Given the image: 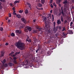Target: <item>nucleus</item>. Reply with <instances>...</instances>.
Here are the masks:
<instances>
[{"instance_id":"54","label":"nucleus","mask_w":74,"mask_h":74,"mask_svg":"<svg viewBox=\"0 0 74 74\" xmlns=\"http://www.w3.org/2000/svg\"><path fill=\"white\" fill-rule=\"evenodd\" d=\"M14 53V51L12 52L11 54H13Z\"/></svg>"},{"instance_id":"39","label":"nucleus","mask_w":74,"mask_h":74,"mask_svg":"<svg viewBox=\"0 0 74 74\" xmlns=\"http://www.w3.org/2000/svg\"><path fill=\"white\" fill-rule=\"evenodd\" d=\"M24 27V26H22L20 27V29H23Z\"/></svg>"},{"instance_id":"36","label":"nucleus","mask_w":74,"mask_h":74,"mask_svg":"<svg viewBox=\"0 0 74 74\" xmlns=\"http://www.w3.org/2000/svg\"><path fill=\"white\" fill-rule=\"evenodd\" d=\"M58 29H59V30H61L62 29V27H61L60 26H59Z\"/></svg>"},{"instance_id":"60","label":"nucleus","mask_w":74,"mask_h":74,"mask_svg":"<svg viewBox=\"0 0 74 74\" xmlns=\"http://www.w3.org/2000/svg\"><path fill=\"white\" fill-rule=\"evenodd\" d=\"M60 3V2H59V3ZM59 6H60V7H61V4H59Z\"/></svg>"},{"instance_id":"45","label":"nucleus","mask_w":74,"mask_h":74,"mask_svg":"<svg viewBox=\"0 0 74 74\" xmlns=\"http://www.w3.org/2000/svg\"><path fill=\"white\" fill-rule=\"evenodd\" d=\"M52 1H53V0H51L49 1V3L50 4H51V3H52Z\"/></svg>"},{"instance_id":"41","label":"nucleus","mask_w":74,"mask_h":74,"mask_svg":"<svg viewBox=\"0 0 74 74\" xmlns=\"http://www.w3.org/2000/svg\"><path fill=\"white\" fill-rule=\"evenodd\" d=\"M42 28H39V29H38V30H39V31H41V30H42Z\"/></svg>"},{"instance_id":"42","label":"nucleus","mask_w":74,"mask_h":74,"mask_svg":"<svg viewBox=\"0 0 74 74\" xmlns=\"http://www.w3.org/2000/svg\"><path fill=\"white\" fill-rule=\"evenodd\" d=\"M17 59L15 57H13V59L14 60H16Z\"/></svg>"},{"instance_id":"7","label":"nucleus","mask_w":74,"mask_h":74,"mask_svg":"<svg viewBox=\"0 0 74 74\" xmlns=\"http://www.w3.org/2000/svg\"><path fill=\"white\" fill-rule=\"evenodd\" d=\"M27 5L30 8V10H32V5L29 2H27L26 3Z\"/></svg>"},{"instance_id":"22","label":"nucleus","mask_w":74,"mask_h":74,"mask_svg":"<svg viewBox=\"0 0 74 74\" xmlns=\"http://www.w3.org/2000/svg\"><path fill=\"white\" fill-rule=\"evenodd\" d=\"M13 63H14V64H18V62L16 60H14L13 61Z\"/></svg>"},{"instance_id":"24","label":"nucleus","mask_w":74,"mask_h":74,"mask_svg":"<svg viewBox=\"0 0 74 74\" xmlns=\"http://www.w3.org/2000/svg\"><path fill=\"white\" fill-rule=\"evenodd\" d=\"M32 32H33V33H34V34L37 33V31L36 30H33Z\"/></svg>"},{"instance_id":"21","label":"nucleus","mask_w":74,"mask_h":74,"mask_svg":"<svg viewBox=\"0 0 74 74\" xmlns=\"http://www.w3.org/2000/svg\"><path fill=\"white\" fill-rule=\"evenodd\" d=\"M16 16L18 18H21V16L20 14H17Z\"/></svg>"},{"instance_id":"20","label":"nucleus","mask_w":74,"mask_h":74,"mask_svg":"<svg viewBox=\"0 0 74 74\" xmlns=\"http://www.w3.org/2000/svg\"><path fill=\"white\" fill-rule=\"evenodd\" d=\"M29 13V11L27 9H26V10L25 11V14H27Z\"/></svg>"},{"instance_id":"53","label":"nucleus","mask_w":74,"mask_h":74,"mask_svg":"<svg viewBox=\"0 0 74 74\" xmlns=\"http://www.w3.org/2000/svg\"><path fill=\"white\" fill-rule=\"evenodd\" d=\"M13 14L14 15H16V13H15V12H14V13L13 12Z\"/></svg>"},{"instance_id":"62","label":"nucleus","mask_w":74,"mask_h":74,"mask_svg":"<svg viewBox=\"0 0 74 74\" xmlns=\"http://www.w3.org/2000/svg\"><path fill=\"white\" fill-rule=\"evenodd\" d=\"M15 12H16V11H15V10H14L13 12L15 13Z\"/></svg>"},{"instance_id":"46","label":"nucleus","mask_w":74,"mask_h":74,"mask_svg":"<svg viewBox=\"0 0 74 74\" xmlns=\"http://www.w3.org/2000/svg\"><path fill=\"white\" fill-rule=\"evenodd\" d=\"M12 9L13 11H14L15 10V7H14L12 8Z\"/></svg>"},{"instance_id":"11","label":"nucleus","mask_w":74,"mask_h":74,"mask_svg":"<svg viewBox=\"0 0 74 74\" xmlns=\"http://www.w3.org/2000/svg\"><path fill=\"white\" fill-rule=\"evenodd\" d=\"M8 64L10 67H12V66H14V64L11 62L9 63Z\"/></svg>"},{"instance_id":"6","label":"nucleus","mask_w":74,"mask_h":74,"mask_svg":"<svg viewBox=\"0 0 74 74\" xmlns=\"http://www.w3.org/2000/svg\"><path fill=\"white\" fill-rule=\"evenodd\" d=\"M26 28L27 29L29 32H31V31H32V28H31V27H29L28 26H27L26 27Z\"/></svg>"},{"instance_id":"30","label":"nucleus","mask_w":74,"mask_h":74,"mask_svg":"<svg viewBox=\"0 0 74 74\" xmlns=\"http://www.w3.org/2000/svg\"><path fill=\"white\" fill-rule=\"evenodd\" d=\"M2 63H5V62H6V60H5V59H4V60L3 61H1Z\"/></svg>"},{"instance_id":"52","label":"nucleus","mask_w":74,"mask_h":74,"mask_svg":"<svg viewBox=\"0 0 74 74\" xmlns=\"http://www.w3.org/2000/svg\"><path fill=\"white\" fill-rule=\"evenodd\" d=\"M5 45H8V43H6L5 44Z\"/></svg>"},{"instance_id":"38","label":"nucleus","mask_w":74,"mask_h":74,"mask_svg":"<svg viewBox=\"0 0 74 74\" xmlns=\"http://www.w3.org/2000/svg\"><path fill=\"white\" fill-rule=\"evenodd\" d=\"M5 0H0V1L2 3H3V2H5Z\"/></svg>"},{"instance_id":"12","label":"nucleus","mask_w":74,"mask_h":74,"mask_svg":"<svg viewBox=\"0 0 74 74\" xmlns=\"http://www.w3.org/2000/svg\"><path fill=\"white\" fill-rule=\"evenodd\" d=\"M45 28L44 29V30H47L48 29V27H47V25H48V23H46V24H45Z\"/></svg>"},{"instance_id":"40","label":"nucleus","mask_w":74,"mask_h":74,"mask_svg":"<svg viewBox=\"0 0 74 74\" xmlns=\"http://www.w3.org/2000/svg\"><path fill=\"white\" fill-rule=\"evenodd\" d=\"M19 13H22L23 12V10H20L19 11Z\"/></svg>"},{"instance_id":"35","label":"nucleus","mask_w":74,"mask_h":74,"mask_svg":"<svg viewBox=\"0 0 74 74\" xmlns=\"http://www.w3.org/2000/svg\"><path fill=\"white\" fill-rule=\"evenodd\" d=\"M19 53H20V51H19L16 52V53L15 54L16 55H18V54H19Z\"/></svg>"},{"instance_id":"26","label":"nucleus","mask_w":74,"mask_h":74,"mask_svg":"<svg viewBox=\"0 0 74 74\" xmlns=\"http://www.w3.org/2000/svg\"><path fill=\"white\" fill-rule=\"evenodd\" d=\"M36 8L38 10H44V9L42 8H38V7H36Z\"/></svg>"},{"instance_id":"19","label":"nucleus","mask_w":74,"mask_h":74,"mask_svg":"<svg viewBox=\"0 0 74 74\" xmlns=\"http://www.w3.org/2000/svg\"><path fill=\"white\" fill-rule=\"evenodd\" d=\"M61 22H62L64 21V20L63 19V17L62 16H61Z\"/></svg>"},{"instance_id":"2","label":"nucleus","mask_w":74,"mask_h":74,"mask_svg":"<svg viewBox=\"0 0 74 74\" xmlns=\"http://www.w3.org/2000/svg\"><path fill=\"white\" fill-rule=\"evenodd\" d=\"M53 31L55 32H56L58 31V27L59 26H57L55 27V26L56 25V22H53Z\"/></svg>"},{"instance_id":"33","label":"nucleus","mask_w":74,"mask_h":74,"mask_svg":"<svg viewBox=\"0 0 74 74\" xmlns=\"http://www.w3.org/2000/svg\"><path fill=\"white\" fill-rule=\"evenodd\" d=\"M47 56H49L50 55V53H49V51H48L47 52Z\"/></svg>"},{"instance_id":"27","label":"nucleus","mask_w":74,"mask_h":74,"mask_svg":"<svg viewBox=\"0 0 74 74\" xmlns=\"http://www.w3.org/2000/svg\"><path fill=\"white\" fill-rule=\"evenodd\" d=\"M24 31L25 32H28V29L27 28H26V27L25 28Z\"/></svg>"},{"instance_id":"8","label":"nucleus","mask_w":74,"mask_h":74,"mask_svg":"<svg viewBox=\"0 0 74 74\" xmlns=\"http://www.w3.org/2000/svg\"><path fill=\"white\" fill-rule=\"evenodd\" d=\"M61 10L62 11V14L63 16H65L64 14V12H63V6L61 7Z\"/></svg>"},{"instance_id":"56","label":"nucleus","mask_w":74,"mask_h":74,"mask_svg":"<svg viewBox=\"0 0 74 74\" xmlns=\"http://www.w3.org/2000/svg\"><path fill=\"white\" fill-rule=\"evenodd\" d=\"M55 35H56V37H58V34H55Z\"/></svg>"},{"instance_id":"29","label":"nucleus","mask_w":74,"mask_h":74,"mask_svg":"<svg viewBox=\"0 0 74 74\" xmlns=\"http://www.w3.org/2000/svg\"><path fill=\"white\" fill-rule=\"evenodd\" d=\"M11 36L12 37H15V34L14 33H12L11 34Z\"/></svg>"},{"instance_id":"59","label":"nucleus","mask_w":74,"mask_h":74,"mask_svg":"<svg viewBox=\"0 0 74 74\" xmlns=\"http://www.w3.org/2000/svg\"><path fill=\"white\" fill-rule=\"evenodd\" d=\"M73 22H71V23L70 24L71 25H72V24H73Z\"/></svg>"},{"instance_id":"28","label":"nucleus","mask_w":74,"mask_h":74,"mask_svg":"<svg viewBox=\"0 0 74 74\" xmlns=\"http://www.w3.org/2000/svg\"><path fill=\"white\" fill-rule=\"evenodd\" d=\"M63 10L64 12H66L67 11V9L66 8H63Z\"/></svg>"},{"instance_id":"43","label":"nucleus","mask_w":74,"mask_h":74,"mask_svg":"<svg viewBox=\"0 0 74 74\" xmlns=\"http://www.w3.org/2000/svg\"><path fill=\"white\" fill-rule=\"evenodd\" d=\"M36 28L37 29H39V26H36Z\"/></svg>"},{"instance_id":"37","label":"nucleus","mask_w":74,"mask_h":74,"mask_svg":"<svg viewBox=\"0 0 74 74\" xmlns=\"http://www.w3.org/2000/svg\"><path fill=\"white\" fill-rule=\"evenodd\" d=\"M15 3H19V1H15Z\"/></svg>"},{"instance_id":"55","label":"nucleus","mask_w":74,"mask_h":74,"mask_svg":"<svg viewBox=\"0 0 74 74\" xmlns=\"http://www.w3.org/2000/svg\"><path fill=\"white\" fill-rule=\"evenodd\" d=\"M64 23H67V20H65V21H64Z\"/></svg>"},{"instance_id":"10","label":"nucleus","mask_w":74,"mask_h":74,"mask_svg":"<svg viewBox=\"0 0 74 74\" xmlns=\"http://www.w3.org/2000/svg\"><path fill=\"white\" fill-rule=\"evenodd\" d=\"M57 23L58 25H60V24H61V21L60 19H59L58 20H57Z\"/></svg>"},{"instance_id":"13","label":"nucleus","mask_w":74,"mask_h":74,"mask_svg":"<svg viewBox=\"0 0 74 74\" xmlns=\"http://www.w3.org/2000/svg\"><path fill=\"white\" fill-rule=\"evenodd\" d=\"M1 57H3V56H4V52L3 51H1Z\"/></svg>"},{"instance_id":"48","label":"nucleus","mask_w":74,"mask_h":74,"mask_svg":"<svg viewBox=\"0 0 74 74\" xmlns=\"http://www.w3.org/2000/svg\"><path fill=\"white\" fill-rule=\"evenodd\" d=\"M53 5L55 7H56V5L55 4V3H53Z\"/></svg>"},{"instance_id":"5","label":"nucleus","mask_w":74,"mask_h":74,"mask_svg":"<svg viewBox=\"0 0 74 74\" xmlns=\"http://www.w3.org/2000/svg\"><path fill=\"white\" fill-rule=\"evenodd\" d=\"M15 32L16 33H18L19 34H21L22 31L20 30H17L15 31Z\"/></svg>"},{"instance_id":"18","label":"nucleus","mask_w":74,"mask_h":74,"mask_svg":"<svg viewBox=\"0 0 74 74\" xmlns=\"http://www.w3.org/2000/svg\"><path fill=\"white\" fill-rule=\"evenodd\" d=\"M68 33L69 34H73V32L71 30H70L69 31Z\"/></svg>"},{"instance_id":"32","label":"nucleus","mask_w":74,"mask_h":74,"mask_svg":"<svg viewBox=\"0 0 74 74\" xmlns=\"http://www.w3.org/2000/svg\"><path fill=\"white\" fill-rule=\"evenodd\" d=\"M4 66L5 67H7L8 66V65L6 63L4 65Z\"/></svg>"},{"instance_id":"31","label":"nucleus","mask_w":74,"mask_h":74,"mask_svg":"<svg viewBox=\"0 0 74 74\" xmlns=\"http://www.w3.org/2000/svg\"><path fill=\"white\" fill-rule=\"evenodd\" d=\"M40 49V47H39L38 48L36 51V53H37V52H38V51L39 50V49Z\"/></svg>"},{"instance_id":"4","label":"nucleus","mask_w":74,"mask_h":74,"mask_svg":"<svg viewBox=\"0 0 74 74\" xmlns=\"http://www.w3.org/2000/svg\"><path fill=\"white\" fill-rule=\"evenodd\" d=\"M27 38L26 39V40L25 41L26 42H29V43H30L32 42V40L30 39H29V37L28 36H27Z\"/></svg>"},{"instance_id":"44","label":"nucleus","mask_w":74,"mask_h":74,"mask_svg":"<svg viewBox=\"0 0 74 74\" xmlns=\"http://www.w3.org/2000/svg\"><path fill=\"white\" fill-rule=\"evenodd\" d=\"M61 14H62V12L59 13L58 15H61Z\"/></svg>"},{"instance_id":"47","label":"nucleus","mask_w":74,"mask_h":74,"mask_svg":"<svg viewBox=\"0 0 74 74\" xmlns=\"http://www.w3.org/2000/svg\"><path fill=\"white\" fill-rule=\"evenodd\" d=\"M50 6L51 8H53V5H52V4H51Z\"/></svg>"},{"instance_id":"9","label":"nucleus","mask_w":74,"mask_h":74,"mask_svg":"<svg viewBox=\"0 0 74 74\" xmlns=\"http://www.w3.org/2000/svg\"><path fill=\"white\" fill-rule=\"evenodd\" d=\"M21 20L22 21V22H23L24 23H25V24H26V23H27L26 20L25 19V18H21Z\"/></svg>"},{"instance_id":"23","label":"nucleus","mask_w":74,"mask_h":74,"mask_svg":"<svg viewBox=\"0 0 74 74\" xmlns=\"http://www.w3.org/2000/svg\"><path fill=\"white\" fill-rule=\"evenodd\" d=\"M2 3L1 2H0V10H1L3 8V6H2V5H1Z\"/></svg>"},{"instance_id":"63","label":"nucleus","mask_w":74,"mask_h":74,"mask_svg":"<svg viewBox=\"0 0 74 74\" xmlns=\"http://www.w3.org/2000/svg\"><path fill=\"white\" fill-rule=\"evenodd\" d=\"M34 22H36V20H34Z\"/></svg>"},{"instance_id":"64","label":"nucleus","mask_w":74,"mask_h":74,"mask_svg":"<svg viewBox=\"0 0 74 74\" xmlns=\"http://www.w3.org/2000/svg\"><path fill=\"white\" fill-rule=\"evenodd\" d=\"M72 8H73V9H74V6L72 7Z\"/></svg>"},{"instance_id":"14","label":"nucleus","mask_w":74,"mask_h":74,"mask_svg":"<svg viewBox=\"0 0 74 74\" xmlns=\"http://www.w3.org/2000/svg\"><path fill=\"white\" fill-rule=\"evenodd\" d=\"M67 3V0H66L65 1H64L63 4H65L64 6H65V7H66V4Z\"/></svg>"},{"instance_id":"51","label":"nucleus","mask_w":74,"mask_h":74,"mask_svg":"<svg viewBox=\"0 0 74 74\" xmlns=\"http://www.w3.org/2000/svg\"><path fill=\"white\" fill-rule=\"evenodd\" d=\"M51 42V40H49L48 41V42H49V43H50V42Z\"/></svg>"},{"instance_id":"16","label":"nucleus","mask_w":74,"mask_h":74,"mask_svg":"<svg viewBox=\"0 0 74 74\" xmlns=\"http://www.w3.org/2000/svg\"><path fill=\"white\" fill-rule=\"evenodd\" d=\"M62 28L63 29L62 30V31L63 32H64V31H66V27H62Z\"/></svg>"},{"instance_id":"15","label":"nucleus","mask_w":74,"mask_h":74,"mask_svg":"<svg viewBox=\"0 0 74 74\" xmlns=\"http://www.w3.org/2000/svg\"><path fill=\"white\" fill-rule=\"evenodd\" d=\"M62 34L63 37H64V38L66 37V36H67V34L65 33L64 32H63L62 33Z\"/></svg>"},{"instance_id":"17","label":"nucleus","mask_w":74,"mask_h":74,"mask_svg":"<svg viewBox=\"0 0 74 74\" xmlns=\"http://www.w3.org/2000/svg\"><path fill=\"white\" fill-rule=\"evenodd\" d=\"M38 5L39 7H41L42 6V5L40 3H38Z\"/></svg>"},{"instance_id":"25","label":"nucleus","mask_w":74,"mask_h":74,"mask_svg":"<svg viewBox=\"0 0 74 74\" xmlns=\"http://www.w3.org/2000/svg\"><path fill=\"white\" fill-rule=\"evenodd\" d=\"M41 1L42 4H44L45 3V0H41Z\"/></svg>"},{"instance_id":"50","label":"nucleus","mask_w":74,"mask_h":74,"mask_svg":"<svg viewBox=\"0 0 74 74\" xmlns=\"http://www.w3.org/2000/svg\"><path fill=\"white\" fill-rule=\"evenodd\" d=\"M34 45L36 47V46H37V45L36 44V43H34Z\"/></svg>"},{"instance_id":"61","label":"nucleus","mask_w":74,"mask_h":74,"mask_svg":"<svg viewBox=\"0 0 74 74\" xmlns=\"http://www.w3.org/2000/svg\"><path fill=\"white\" fill-rule=\"evenodd\" d=\"M10 21H11V20L10 19H9V20H8V22H10Z\"/></svg>"},{"instance_id":"3","label":"nucleus","mask_w":74,"mask_h":74,"mask_svg":"<svg viewBox=\"0 0 74 74\" xmlns=\"http://www.w3.org/2000/svg\"><path fill=\"white\" fill-rule=\"evenodd\" d=\"M42 20L43 21V22H45V23L46 24L47 23V17H42Z\"/></svg>"},{"instance_id":"1","label":"nucleus","mask_w":74,"mask_h":74,"mask_svg":"<svg viewBox=\"0 0 74 74\" xmlns=\"http://www.w3.org/2000/svg\"><path fill=\"white\" fill-rule=\"evenodd\" d=\"M15 46L17 48H19L20 50H23L25 48V45L23 42H21V40H19L18 42L15 44Z\"/></svg>"},{"instance_id":"57","label":"nucleus","mask_w":74,"mask_h":74,"mask_svg":"<svg viewBox=\"0 0 74 74\" xmlns=\"http://www.w3.org/2000/svg\"><path fill=\"white\" fill-rule=\"evenodd\" d=\"M50 13H52V10H51L50 11Z\"/></svg>"},{"instance_id":"49","label":"nucleus","mask_w":74,"mask_h":74,"mask_svg":"<svg viewBox=\"0 0 74 74\" xmlns=\"http://www.w3.org/2000/svg\"><path fill=\"white\" fill-rule=\"evenodd\" d=\"M9 17H11V14H9Z\"/></svg>"},{"instance_id":"34","label":"nucleus","mask_w":74,"mask_h":74,"mask_svg":"<svg viewBox=\"0 0 74 74\" xmlns=\"http://www.w3.org/2000/svg\"><path fill=\"white\" fill-rule=\"evenodd\" d=\"M0 30L2 32V31H3V28L2 27H1L0 28Z\"/></svg>"},{"instance_id":"58","label":"nucleus","mask_w":74,"mask_h":74,"mask_svg":"<svg viewBox=\"0 0 74 74\" xmlns=\"http://www.w3.org/2000/svg\"><path fill=\"white\" fill-rule=\"evenodd\" d=\"M52 17H54V15L53 14L52 15Z\"/></svg>"}]
</instances>
